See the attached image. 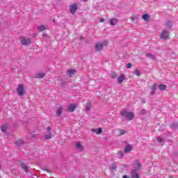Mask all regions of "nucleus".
<instances>
[{
	"label": "nucleus",
	"instance_id": "f257e3e1",
	"mask_svg": "<svg viewBox=\"0 0 178 178\" xmlns=\"http://www.w3.org/2000/svg\"><path fill=\"white\" fill-rule=\"evenodd\" d=\"M121 115L126 118L127 120H133V118H134V114L133 113H129L126 110L121 111Z\"/></svg>",
	"mask_w": 178,
	"mask_h": 178
},
{
	"label": "nucleus",
	"instance_id": "79ce46f5",
	"mask_svg": "<svg viewBox=\"0 0 178 178\" xmlns=\"http://www.w3.org/2000/svg\"><path fill=\"white\" fill-rule=\"evenodd\" d=\"M0 29H1V24H0Z\"/></svg>",
	"mask_w": 178,
	"mask_h": 178
},
{
	"label": "nucleus",
	"instance_id": "c03bdc74",
	"mask_svg": "<svg viewBox=\"0 0 178 178\" xmlns=\"http://www.w3.org/2000/svg\"><path fill=\"white\" fill-rule=\"evenodd\" d=\"M170 178H172V177H170Z\"/></svg>",
	"mask_w": 178,
	"mask_h": 178
},
{
	"label": "nucleus",
	"instance_id": "bb28decb",
	"mask_svg": "<svg viewBox=\"0 0 178 178\" xmlns=\"http://www.w3.org/2000/svg\"><path fill=\"white\" fill-rule=\"evenodd\" d=\"M134 74L135 76H139L141 75V73H140V70H136L134 71Z\"/></svg>",
	"mask_w": 178,
	"mask_h": 178
},
{
	"label": "nucleus",
	"instance_id": "6e6552de",
	"mask_svg": "<svg viewBox=\"0 0 178 178\" xmlns=\"http://www.w3.org/2000/svg\"><path fill=\"white\" fill-rule=\"evenodd\" d=\"M77 108V106L74 104H71L68 106V111L69 112H74V111Z\"/></svg>",
	"mask_w": 178,
	"mask_h": 178
},
{
	"label": "nucleus",
	"instance_id": "5701e85b",
	"mask_svg": "<svg viewBox=\"0 0 178 178\" xmlns=\"http://www.w3.org/2000/svg\"><path fill=\"white\" fill-rule=\"evenodd\" d=\"M140 168H141V164H140V161H136L135 163V168L140 169Z\"/></svg>",
	"mask_w": 178,
	"mask_h": 178
},
{
	"label": "nucleus",
	"instance_id": "6ab92c4d",
	"mask_svg": "<svg viewBox=\"0 0 178 178\" xmlns=\"http://www.w3.org/2000/svg\"><path fill=\"white\" fill-rule=\"evenodd\" d=\"M21 168L24 170V172H29V168L24 163H21Z\"/></svg>",
	"mask_w": 178,
	"mask_h": 178
},
{
	"label": "nucleus",
	"instance_id": "2eb2a0df",
	"mask_svg": "<svg viewBox=\"0 0 178 178\" xmlns=\"http://www.w3.org/2000/svg\"><path fill=\"white\" fill-rule=\"evenodd\" d=\"M131 175L132 177H134V178H139L140 177L138 174H137V172H136V170H132L131 172Z\"/></svg>",
	"mask_w": 178,
	"mask_h": 178
},
{
	"label": "nucleus",
	"instance_id": "393cba45",
	"mask_svg": "<svg viewBox=\"0 0 178 178\" xmlns=\"http://www.w3.org/2000/svg\"><path fill=\"white\" fill-rule=\"evenodd\" d=\"M6 130H8V125L7 124L3 125L1 127V131L5 133V131H6Z\"/></svg>",
	"mask_w": 178,
	"mask_h": 178
},
{
	"label": "nucleus",
	"instance_id": "a878e982",
	"mask_svg": "<svg viewBox=\"0 0 178 178\" xmlns=\"http://www.w3.org/2000/svg\"><path fill=\"white\" fill-rule=\"evenodd\" d=\"M52 134L51 132L48 133L46 136H45V138L46 140H51Z\"/></svg>",
	"mask_w": 178,
	"mask_h": 178
},
{
	"label": "nucleus",
	"instance_id": "f8f14e48",
	"mask_svg": "<svg viewBox=\"0 0 178 178\" xmlns=\"http://www.w3.org/2000/svg\"><path fill=\"white\" fill-rule=\"evenodd\" d=\"M35 79H42V77H45V74L42 72H39L35 74Z\"/></svg>",
	"mask_w": 178,
	"mask_h": 178
},
{
	"label": "nucleus",
	"instance_id": "37998d69",
	"mask_svg": "<svg viewBox=\"0 0 178 178\" xmlns=\"http://www.w3.org/2000/svg\"><path fill=\"white\" fill-rule=\"evenodd\" d=\"M0 178H1V176H0Z\"/></svg>",
	"mask_w": 178,
	"mask_h": 178
},
{
	"label": "nucleus",
	"instance_id": "c756f323",
	"mask_svg": "<svg viewBox=\"0 0 178 178\" xmlns=\"http://www.w3.org/2000/svg\"><path fill=\"white\" fill-rule=\"evenodd\" d=\"M132 66L131 63H129L127 64V69H131Z\"/></svg>",
	"mask_w": 178,
	"mask_h": 178
},
{
	"label": "nucleus",
	"instance_id": "9d476101",
	"mask_svg": "<svg viewBox=\"0 0 178 178\" xmlns=\"http://www.w3.org/2000/svg\"><path fill=\"white\" fill-rule=\"evenodd\" d=\"M76 73V70H69L67 71V74L70 77L74 76Z\"/></svg>",
	"mask_w": 178,
	"mask_h": 178
},
{
	"label": "nucleus",
	"instance_id": "473e14b6",
	"mask_svg": "<svg viewBox=\"0 0 178 178\" xmlns=\"http://www.w3.org/2000/svg\"><path fill=\"white\" fill-rule=\"evenodd\" d=\"M47 130V133H51V127H48Z\"/></svg>",
	"mask_w": 178,
	"mask_h": 178
},
{
	"label": "nucleus",
	"instance_id": "7c9ffc66",
	"mask_svg": "<svg viewBox=\"0 0 178 178\" xmlns=\"http://www.w3.org/2000/svg\"><path fill=\"white\" fill-rule=\"evenodd\" d=\"M112 170H118V167L116 166V165H115V164L113 165Z\"/></svg>",
	"mask_w": 178,
	"mask_h": 178
},
{
	"label": "nucleus",
	"instance_id": "4c0bfd02",
	"mask_svg": "<svg viewBox=\"0 0 178 178\" xmlns=\"http://www.w3.org/2000/svg\"><path fill=\"white\" fill-rule=\"evenodd\" d=\"M43 170H45L46 172H49V170L48 169H43Z\"/></svg>",
	"mask_w": 178,
	"mask_h": 178
},
{
	"label": "nucleus",
	"instance_id": "a19ab883",
	"mask_svg": "<svg viewBox=\"0 0 178 178\" xmlns=\"http://www.w3.org/2000/svg\"><path fill=\"white\" fill-rule=\"evenodd\" d=\"M0 169H1V164H0Z\"/></svg>",
	"mask_w": 178,
	"mask_h": 178
},
{
	"label": "nucleus",
	"instance_id": "c9c22d12",
	"mask_svg": "<svg viewBox=\"0 0 178 178\" xmlns=\"http://www.w3.org/2000/svg\"><path fill=\"white\" fill-rule=\"evenodd\" d=\"M107 44H108V41H106V40L104 41V45H107Z\"/></svg>",
	"mask_w": 178,
	"mask_h": 178
},
{
	"label": "nucleus",
	"instance_id": "b1692460",
	"mask_svg": "<svg viewBox=\"0 0 178 178\" xmlns=\"http://www.w3.org/2000/svg\"><path fill=\"white\" fill-rule=\"evenodd\" d=\"M118 19H116V18L112 19V26H116V24H118Z\"/></svg>",
	"mask_w": 178,
	"mask_h": 178
},
{
	"label": "nucleus",
	"instance_id": "7ed1b4c3",
	"mask_svg": "<svg viewBox=\"0 0 178 178\" xmlns=\"http://www.w3.org/2000/svg\"><path fill=\"white\" fill-rule=\"evenodd\" d=\"M19 41L22 45H30L31 44V39L24 36L20 37Z\"/></svg>",
	"mask_w": 178,
	"mask_h": 178
},
{
	"label": "nucleus",
	"instance_id": "dca6fc26",
	"mask_svg": "<svg viewBox=\"0 0 178 178\" xmlns=\"http://www.w3.org/2000/svg\"><path fill=\"white\" fill-rule=\"evenodd\" d=\"M91 102H88L86 104V111H91Z\"/></svg>",
	"mask_w": 178,
	"mask_h": 178
},
{
	"label": "nucleus",
	"instance_id": "ddd939ff",
	"mask_svg": "<svg viewBox=\"0 0 178 178\" xmlns=\"http://www.w3.org/2000/svg\"><path fill=\"white\" fill-rule=\"evenodd\" d=\"M131 149H133V147H131V145H127V146H125V148L124 149V152H130V151H131Z\"/></svg>",
	"mask_w": 178,
	"mask_h": 178
},
{
	"label": "nucleus",
	"instance_id": "a211bd4d",
	"mask_svg": "<svg viewBox=\"0 0 178 178\" xmlns=\"http://www.w3.org/2000/svg\"><path fill=\"white\" fill-rule=\"evenodd\" d=\"M159 88L160 90L163 91V90H166V88H168V86L165 84L161 83L159 85Z\"/></svg>",
	"mask_w": 178,
	"mask_h": 178
},
{
	"label": "nucleus",
	"instance_id": "4be33fe9",
	"mask_svg": "<svg viewBox=\"0 0 178 178\" xmlns=\"http://www.w3.org/2000/svg\"><path fill=\"white\" fill-rule=\"evenodd\" d=\"M24 143L25 142L22 139H19V140L16 141L17 145H23V144H24Z\"/></svg>",
	"mask_w": 178,
	"mask_h": 178
},
{
	"label": "nucleus",
	"instance_id": "c85d7f7f",
	"mask_svg": "<svg viewBox=\"0 0 178 178\" xmlns=\"http://www.w3.org/2000/svg\"><path fill=\"white\" fill-rule=\"evenodd\" d=\"M155 90H156V83H153V85L152 86V91L153 92H155Z\"/></svg>",
	"mask_w": 178,
	"mask_h": 178
},
{
	"label": "nucleus",
	"instance_id": "f3484780",
	"mask_svg": "<svg viewBox=\"0 0 178 178\" xmlns=\"http://www.w3.org/2000/svg\"><path fill=\"white\" fill-rule=\"evenodd\" d=\"M124 75L122 74L120 75V76L118 77V83L119 84H122V83H123V81H124Z\"/></svg>",
	"mask_w": 178,
	"mask_h": 178
},
{
	"label": "nucleus",
	"instance_id": "4468645a",
	"mask_svg": "<svg viewBox=\"0 0 178 178\" xmlns=\"http://www.w3.org/2000/svg\"><path fill=\"white\" fill-rule=\"evenodd\" d=\"M142 19L145 22H149V15L148 14H143L142 15Z\"/></svg>",
	"mask_w": 178,
	"mask_h": 178
},
{
	"label": "nucleus",
	"instance_id": "f03ea898",
	"mask_svg": "<svg viewBox=\"0 0 178 178\" xmlns=\"http://www.w3.org/2000/svg\"><path fill=\"white\" fill-rule=\"evenodd\" d=\"M169 31H168V30L166 29H164L161 31V33L160 34L159 37L161 40L166 41V40H169Z\"/></svg>",
	"mask_w": 178,
	"mask_h": 178
},
{
	"label": "nucleus",
	"instance_id": "9b49d317",
	"mask_svg": "<svg viewBox=\"0 0 178 178\" xmlns=\"http://www.w3.org/2000/svg\"><path fill=\"white\" fill-rule=\"evenodd\" d=\"M63 111V108L62 107V106H60L58 108H57V111H56V115L59 117H60V115H62V112Z\"/></svg>",
	"mask_w": 178,
	"mask_h": 178
},
{
	"label": "nucleus",
	"instance_id": "ea45409f",
	"mask_svg": "<svg viewBox=\"0 0 178 178\" xmlns=\"http://www.w3.org/2000/svg\"><path fill=\"white\" fill-rule=\"evenodd\" d=\"M88 0H83V2H87Z\"/></svg>",
	"mask_w": 178,
	"mask_h": 178
},
{
	"label": "nucleus",
	"instance_id": "39448f33",
	"mask_svg": "<svg viewBox=\"0 0 178 178\" xmlns=\"http://www.w3.org/2000/svg\"><path fill=\"white\" fill-rule=\"evenodd\" d=\"M17 92L19 96L24 95V86H23V84L18 85V87L17 88Z\"/></svg>",
	"mask_w": 178,
	"mask_h": 178
},
{
	"label": "nucleus",
	"instance_id": "f704fd0d",
	"mask_svg": "<svg viewBox=\"0 0 178 178\" xmlns=\"http://www.w3.org/2000/svg\"><path fill=\"white\" fill-rule=\"evenodd\" d=\"M99 22L100 23H103V22H105V19L104 18H101Z\"/></svg>",
	"mask_w": 178,
	"mask_h": 178
},
{
	"label": "nucleus",
	"instance_id": "cd10ccee",
	"mask_svg": "<svg viewBox=\"0 0 178 178\" xmlns=\"http://www.w3.org/2000/svg\"><path fill=\"white\" fill-rule=\"evenodd\" d=\"M123 134H126V131H124V129L119 130V135L120 136H123Z\"/></svg>",
	"mask_w": 178,
	"mask_h": 178
},
{
	"label": "nucleus",
	"instance_id": "412c9836",
	"mask_svg": "<svg viewBox=\"0 0 178 178\" xmlns=\"http://www.w3.org/2000/svg\"><path fill=\"white\" fill-rule=\"evenodd\" d=\"M38 31H44V30H47V26H45L44 25H41L38 27Z\"/></svg>",
	"mask_w": 178,
	"mask_h": 178
},
{
	"label": "nucleus",
	"instance_id": "72a5a7b5",
	"mask_svg": "<svg viewBox=\"0 0 178 178\" xmlns=\"http://www.w3.org/2000/svg\"><path fill=\"white\" fill-rule=\"evenodd\" d=\"M145 112H146L145 109H143V110L141 111V114H142V115H145Z\"/></svg>",
	"mask_w": 178,
	"mask_h": 178
},
{
	"label": "nucleus",
	"instance_id": "58836bf2",
	"mask_svg": "<svg viewBox=\"0 0 178 178\" xmlns=\"http://www.w3.org/2000/svg\"><path fill=\"white\" fill-rule=\"evenodd\" d=\"M44 37H47V34L43 33Z\"/></svg>",
	"mask_w": 178,
	"mask_h": 178
},
{
	"label": "nucleus",
	"instance_id": "aec40b11",
	"mask_svg": "<svg viewBox=\"0 0 178 178\" xmlns=\"http://www.w3.org/2000/svg\"><path fill=\"white\" fill-rule=\"evenodd\" d=\"M146 56L147 58H149L150 59H152V60H155V59H156V58L154 55H152L151 53H147Z\"/></svg>",
	"mask_w": 178,
	"mask_h": 178
},
{
	"label": "nucleus",
	"instance_id": "1a4fd4ad",
	"mask_svg": "<svg viewBox=\"0 0 178 178\" xmlns=\"http://www.w3.org/2000/svg\"><path fill=\"white\" fill-rule=\"evenodd\" d=\"M90 131L95 133L98 136L102 133V128H98L97 129H90Z\"/></svg>",
	"mask_w": 178,
	"mask_h": 178
},
{
	"label": "nucleus",
	"instance_id": "423d86ee",
	"mask_svg": "<svg viewBox=\"0 0 178 178\" xmlns=\"http://www.w3.org/2000/svg\"><path fill=\"white\" fill-rule=\"evenodd\" d=\"M95 48L96 51H101V49H102V48H104V44H102V43H101V42H97L95 44Z\"/></svg>",
	"mask_w": 178,
	"mask_h": 178
},
{
	"label": "nucleus",
	"instance_id": "0eeeda50",
	"mask_svg": "<svg viewBox=\"0 0 178 178\" xmlns=\"http://www.w3.org/2000/svg\"><path fill=\"white\" fill-rule=\"evenodd\" d=\"M75 147L76 148V149H78V151H83V149H84V147H83V145H81V143L80 142H77L75 144Z\"/></svg>",
	"mask_w": 178,
	"mask_h": 178
},
{
	"label": "nucleus",
	"instance_id": "20e7f679",
	"mask_svg": "<svg viewBox=\"0 0 178 178\" xmlns=\"http://www.w3.org/2000/svg\"><path fill=\"white\" fill-rule=\"evenodd\" d=\"M77 9H79V5L77 3H75L74 4L70 5V13L71 15H74Z\"/></svg>",
	"mask_w": 178,
	"mask_h": 178
},
{
	"label": "nucleus",
	"instance_id": "e433bc0d",
	"mask_svg": "<svg viewBox=\"0 0 178 178\" xmlns=\"http://www.w3.org/2000/svg\"><path fill=\"white\" fill-rule=\"evenodd\" d=\"M109 23H110L111 26H112V19L109 20Z\"/></svg>",
	"mask_w": 178,
	"mask_h": 178
},
{
	"label": "nucleus",
	"instance_id": "2f4dec72",
	"mask_svg": "<svg viewBox=\"0 0 178 178\" xmlns=\"http://www.w3.org/2000/svg\"><path fill=\"white\" fill-rule=\"evenodd\" d=\"M157 141H159V143H162L163 141V139H162V138H157Z\"/></svg>",
	"mask_w": 178,
	"mask_h": 178
}]
</instances>
